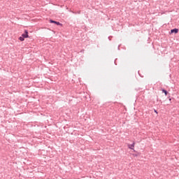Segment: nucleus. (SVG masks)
<instances>
[{
	"instance_id": "f257e3e1",
	"label": "nucleus",
	"mask_w": 179,
	"mask_h": 179,
	"mask_svg": "<svg viewBox=\"0 0 179 179\" xmlns=\"http://www.w3.org/2000/svg\"><path fill=\"white\" fill-rule=\"evenodd\" d=\"M22 37H23L24 38H29V32L27 31V30H25V34H22Z\"/></svg>"
},
{
	"instance_id": "f03ea898",
	"label": "nucleus",
	"mask_w": 179,
	"mask_h": 179,
	"mask_svg": "<svg viewBox=\"0 0 179 179\" xmlns=\"http://www.w3.org/2000/svg\"><path fill=\"white\" fill-rule=\"evenodd\" d=\"M129 149H131V150H134V148H135V143H133V144H129L128 145Z\"/></svg>"
},
{
	"instance_id": "7ed1b4c3",
	"label": "nucleus",
	"mask_w": 179,
	"mask_h": 179,
	"mask_svg": "<svg viewBox=\"0 0 179 179\" xmlns=\"http://www.w3.org/2000/svg\"><path fill=\"white\" fill-rule=\"evenodd\" d=\"M50 22L51 23H55V24H57V26H62V24L59 23V22H56V21H54V20H50Z\"/></svg>"
},
{
	"instance_id": "20e7f679",
	"label": "nucleus",
	"mask_w": 179,
	"mask_h": 179,
	"mask_svg": "<svg viewBox=\"0 0 179 179\" xmlns=\"http://www.w3.org/2000/svg\"><path fill=\"white\" fill-rule=\"evenodd\" d=\"M171 33H176V34H177V33H178V29H171Z\"/></svg>"
},
{
	"instance_id": "39448f33",
	"label": "nucleus",
	"mask_w": 179,
	"mask_h": 179,
	"mask_svg": "<svg viewBox=\"0 0 179 179\" xmlns=\"http://www.w3.org/2000/svg\"><path fill=\"white\" fill-rule=\"evenodd\" d=\"M19 41H24V38L23 36H20V37L19 38Z\"/></svg>"
},
{
	"instance_id": "423d86ee",
	"label": "nucleus",
	"mask_w": 179,
	"mask_h": 179,
	"mask_svg": "<svg viewBox=\"0 0 179 179\" xmlns=\"http://www.w3.org/2000/svg\"><path fill=\"white\" fill-rule=\"evenodd\" d=\"M163 93H164L165 96H167V92L166 90H162Z\"/></svg>"
},
{
	"instance_id": "0eeeda50",
	"label": "nucleus",
	"mask_w": 179,
	"mask_h": 179,
	"mask_svg": "<svg viewBox=\"0 0 179 179\" xmlns=\"http://www.w3.org/2000/svg\"><path fill=\"white\" fill-rule=\"evenodd\" d=\"M154 111H155V113H156V114H158L157 110H154Z\"/></svg>"
}]
</instances>
